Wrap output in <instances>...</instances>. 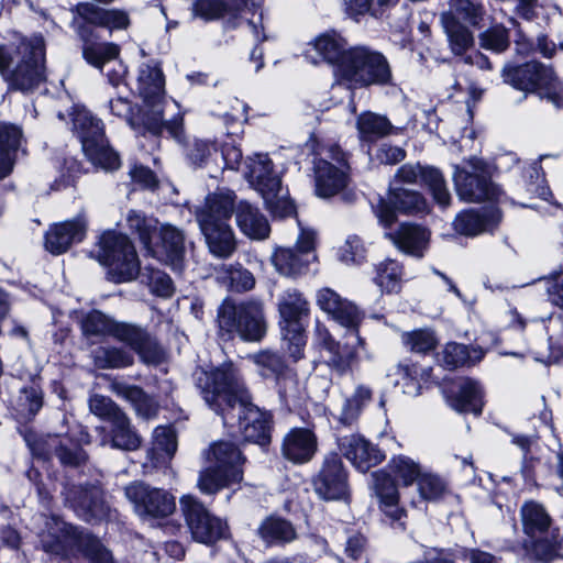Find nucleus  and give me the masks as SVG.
Instances as JSON below:
<instances>
[{
    "label": "nucleus",
    "instance_id": "14",
    "mask_svg": "<svg viewBox=\"0 0 563 563\" xmlns=\"http://www.w3.org/2000/svg\"><path fill=\"white\" fill-rule=\"evenodd\" d=\"M322 157L314 162L316 194L330 198L343 190L349 183V165L344 153L335 145L322 148Z\"/></svg>",
    "mask_w": 563,
    "mask_h": 563
},
{
    "label": "nucleus",
    "instance_id": "21",
    "mask_svg": "<svg viewBox=\"0 0 563 563\" xmlns=\"http://www.w3.org/2000/svg\"><path fill=\"white\" fill-rule=\"evenodd\" d=\"M147 251L158 261L170 265L174 271H180L184 255V235L178 229L169 224L157 225L151 249H147Z\"/></svg>",
    "mask_w": 563,
    "mask_h": 563
},
{
    "label": "nucleus",
    "instance_id": "54",
    "mask_svg": "<svg viewBox=\"0 0 563 563\" xmlns=\"http://www.w3.org/2000/svg\"><path fill=\"white\" fill-rule=\"evenodd\" d=\"M128 225L139 234L145 249H151L153 235L156 234L158 222L153 218H146L142 213L131 210L126 217Z\"/></svg>",
    "mask_w": 563,
    "mask_h": 563
},
{
    "label": "nucleus",
    "instance_id": "27",
    "mask_svg": "<svg viewBox=\"0 0 563 563\" xmlns=\"http://www.w3.org/2000/svg\"><path fill=\"white\" fill-rule=\"evenodd\" d=\"M316 450L317 440L309 429L295 428L284 438V456L294 463L308 462L313 456Z\"/></svg>",
    "mask_w": 563,
    "mask_h": 563
},
{
    "label": "nucleus",
    "instance_id": "38",
    "mask_svg": "<svg viewBox=\"0 0 563 563\" xmlns=\"http://www.w3.org/2000/svg\"><path fill=\"white\" fill-rule=\"evenodd\" d=\"M485 355L482 347L466 345L455 342L448 343L441 353V363L446 368L453 369L464 365H472L479 362Z\"/></svg>",
    "mask_w": 563,
    "mask_h": 563
},
{
    "label": "nucleus",
    "instance_id": "59",
    "mask_svg": "<svg viewBox=\"0 0 563 563\" xmlns=\"http://www.w3.org/2000/svg\"><path fill=\"white\" fill-rule=\"evenodd\" d=\"M143 276H146L151 291L161 297H169L174 292L173 282L167 274L155 268H145Z\"/></svg>",
    "mask_w": 563,
    "mask_h": 563
},
{
    "label": "nucleus",
    "instance_id": "22",
    "mask_svg": "<svg viewBox=\"0 0 563 563\" xmlns=\"http://www.w3.org/2000/svg\"><path fill=\"white\" fill-rule=\"evenodd\" d=\"M339 449L342 455L362 473L367 472L385 457L377 446L357 434L341 438L339 440Z\"/></svg>",
    "mask_w": 563,
    "mask_h": 563
},
{
    "label": "nucleus",
    "instance_id": "4",
    "mask_svg": "<svg viewBox=\"0 0 563 563\" xmlns=\"http://www.w3.org/2000/svg\"><path fill=\"white\" fill-rule=\"evenodd\" d=\"M424 467L419 461L405 455H393L386 466L372 474L373 489L379 509L393 521L406 516L400 505L399 487H410L417 483Z\"/></svg>",
    "mask_w": 563,
    "mask_h": 563
},
{
    "label": "nucleus",
    "instance_id": "55",
    "mask_svg": "<svg viewBox=\"0 0 563 563\" xmlns=\"http://www.w3.org/2000/svg\"><path fill=\"white\" fill-rule=\"evenodd\" d=\"M261 376L265 378H278L285 369V364L279 355L269 351H262L252 356Z\"/></svg>",
    "mask_w": 563,
    "mask_h": 563
},
{
    "label": "nucleus",
    "instance_id": "39",
    "mask_svg": "<svg viewBox=\"0 0 563 563\" xmlns=\"http://www.w3.org/2000/svg\"><path fill=\"white\" fill-rule=\"evenodd\" d=\"M258 536L267 544L287 543L297 538L292 525L278 517L266 518L258 528Z\"/></svg>",
    "mask_w": 563,
    "mask_h": 563
},
{
    "label": "nucleus",
    "instance_id": "26",
    "mask_svg": "<svg viewBox=\"0 0 563 563\" xmlns=\"http://www.w3.org/2000/svg\"><path fill=\"white\" fill-rule=\"evenodd\" d=\"M347 52L344 38L335 33H325L311 43V49L307 51L306 57L313 64L320 60L334 64L339 74V66Z\"/></svg>",
    "mask_w": 563,
    "mask_h": 563
},
{
    "label": "nucleus",
    "instance_id": "57",
    "mask_svg": "<svg viewBox=\"0 0 563 563\" xmlns=\"http://www.w3.org/2000/svg\"><path fill=\"white\" fill-rule=\"evenodd\" d=\"M112 439L111 445L121 450H136L141 444L140 437L130 428V422L124 416V422L122 427L119 423H112Z\"/></svg>",
    "mask_w": 563,
    "mask_h": 563
},
{
    "label": "nucleus",
    "instance_id": "33",
    "mask_svg": "<svg viewBox=\"0 0 563 563\" xmlns=\"http://www.w3.org/2000/svg\"><path fill=\"white\" fill-rule=\"evenodd\" d=\"M77 12L87 23L110 30L125 29L130 22L128 14L122 10L102 9L90 3L79 4Z\"/></svg>",
    "mask_w": 563,
    "mask_h": 563
},
{
    "label": "nucleus",
    "instance_id": "20",
    "mask_svg": "<svg viewBox=\"0 0 563 563\" xmlns=\"http://www.w3.org/2000/svg\"><path fill=\"white\" fill-rule=\"evenodd\" d=\"M87 225L88 222L82 214L51 225L44 236L46 251L54 255L67 252L73 244L80 243L85 239Z\"/></svg>",
    "mask_w": 563,
    "mask_h": 563
},
{
    "label": "nucleus",
    "instance_id": "28",
    "mask_svg": "<svg viewBox=\"0 0 563 563\" xmlns=\"http://www.w3.org/2000/svg\"><path fill=\"white\" fill-rule=\"evenodd\" d=\"M500 221L497 209L481 213L474 209L459 213L454 221V230L465 236H475L483 232L492 231Z\"/></svg>",
    "mask_w": 563,
    "mask_h": 563
},
{
    "label": "nucleus",
    "instance_id": "25",
    "mask_svg": "<svg viewBox=\"0 0 563 563\" xmlns=\"http://www.w3.org/2000/svg\"><path fill=\"white\" fill-rule=\"evenodd\" d=\"M385 235L401 252L417 257L423 256L430 240V232L426 228L412 223H402Z\"/></svg>",
    "mask_w": 563,
    "mask_h": 563
},
{
    "label": "nucleus",
    "instance_id": "51",
    "mask_svg": "<svg viewBox=\"0 0 563 563\" xmlns=\"http://www.w3.org/2000/svg\"><path fill=\"white\" fill-rule=\"evenodd\" d=\"M108 108L113 115L124 119L132 129L141 131L143 128L144 130L151 132L146 124L142 122L143 120L146 121V118L143 115V107L135 115L132 111V107L128 98L122 96L111 98L108 103Z\"/></svg>",
    "mask_w": 563,
    "mask_h": 563
},
{
    "label": "nucleus",
    "instance_id": "18",
    "mask_svg": "<svg viewBox=\"0 0 563 563\" xmlns=\"http://www.w3.org/2000/svg\"><path fill=\"white\" fill-rule=\"evenodd\" d=\"M126 498L133 504L135 512L143 518L166 517L175 510V499L168 493L134 483L125 488Z\"/></svg>",
    "mask_w": 563,
    "mask_h": 563
},
{
    "label": "nucleus",
    "instance_id": "45",
    "mask_svg": "<svg viewBox=\"0 0 563 563\" xmlns=\"http://www.w3.org/2000/svg\"><path fill=\"white\" fill-rule=\"evenodd\" d=\"M404 277L402 266L393 260H386L376 266L375 284L385 292L400 290Z\"/></svg>",
    "mask_w": 563,
    "mask_h": 563
},
{
    "label": "nucleus",
    "instance_id": "11",
    "mask_svg": "<svg viewBox=\"0 0 563 563\" xmlns=\"http://www.w3.org/2000/svg\"><path fill=\"white\" fill-rule=\"evenodd\" d=\"M339 76L351 87L384 85L390 81L391 71L386 58L364 46L350 48L339 66Z\"/></svg>",
    "mask_w": 563,
    "mask_h": 563
},
{
    "label": "nucleus",
    "instance_id": "31",
    "mask_svg": "<svg viewBox=\"0 0 563 563\" xmlns=\"http://www.w3.org/2000/svg\"><path fill=\"white\" fill-rule=\"evenodd\" d=\"M316 260V254H300L296 249L289 247H276L272 255V263L276 271L288 277L306 273Z\"/></svg>",
    "mask_w": 563,
    "mask_h": 563
},
{
    "label": "nucleus",
    "instance_id": "36",
    "mask_svg": "<svg viewBox=\"0 0 563 563\" xmlns=\"http://www.w3.org/2000/svg\"><path fill=\"white\" fill-rule=\"evenodd\" d=\"M245 4L246 0H196L192 3V13L206 21L235 18Z\"/></svg>",
    "mask_w": 563,
    "mask_h": 563
},
{
    "label": "nucleus",
    "instance_id": "6",
    "mask_svg": "<svg viewBox=\"0 0 563 563\" xmlns=\"http://www.w3.org/2000/svg\"><path fill=\"white\" fill-rule=\"evenodd\" d=\"M234 199L233 191L219 190L209 195L196 213L209 251L217 257H229L236 249V239L229 223Z\"/></svg>",
    "mask_w": 563,
    "mask_h": 563
},
{
    "label": "nucleus",
    "instance_id": "16",
    "mask_svg": "<svg viewBox=\"0 0 563 563\" xmlns=\"http://www.w3.org/2000/svg\"><path fill=\"white\" fill-rule=\"evenodd\" d=\"M505 82L512 87L527 91L545 93L558 104L556 78L551 68L538 62L527 63L522 66H506L503 70Z\"/></svg>",
    "mask_w": 563,
    "mask_h": 563
},
{
    "label": "nucleus",
    "instance_id": "37",
    "mask_svg": "<svg viewBox=\"0 0 563 563\" xmlns=\"http://www.w3.org/2000/svg\"><path fill=\"white\" fill-rule=\"evenodd\" d=\"M245 177L261 195L265 194V189L269 190L268 184L272 179L279 178L272 169L271 159L264 154H256L247 158Z\"/></svg>",
    "mask_w": 563,
    "mask_h": 563
},
{
    "label": "nucleus",
    "instance_id": "12",
    "mask_svg": "<svg viewBox=\"0 0 563 563\" xmlns=\"http://www.w3.org/2000/svg\"><path fill=\"white\" fill-rule=\"evenodd\" d=\"M73 124L87 158L97 167L114 170L120 167L119 155L108 145L102 122L81 106H75Z\"/></svg>",
    "mask_w": 563,
    "mask_h": 563
},
{
    "label": "nucleus",
    "instance_id": "47",
    "mask_svg": "<svg viewBox=\"0 0 563 563\" xmlns=\"http://www.w3.org/2000/svg\"><path fill=\"white\" fill-rule=\"evenodd\" d=\"M442 15H451L454 21L476 26L483 19L484 9L474 0H450V8Z\"/></svg>",
    "mask_w": 563,
    "mask_h": 563
},
{
    "label": "nucleus",
    "instance_id": "13",
    "mask_svg": "<svg viewBox=\"0 0 563 563\" xmlns=\"http://www.w3.org/2000/svg\"><path fill=\"white\" fill-rule=\"evenodd\" d=\"M220 330L244 341H260L266 333L263 306L256 301L224 303L219 311Z\"/></svg>",
    "mask_w": 563,
    "mask_h": 563
},
{
    "label": "nucleus",
    "instance_id": "30",
    "mask_svg": "<svg viewBox=\"0 0 563 563\" xmlns=\"http://www.w3.org/2000/svg\"><path fill=\"white\" fill-rule=\"evenodd\" d=\"M483 389L471 378L460 380L455 390L448 396L449 405L459 412L479 415L483 409Z\"/></svg>",
    "mask_w": 563,
    "mask_h": 563
},
{
    "label": "nucleus",
    "instance_id": "49",
    "mask_svg": "<svg viewBox=\"0 0 563 563\" xmlns=\"http://www.w3.org/2000/svg\"><path fill=\"white\" fill-rule=\"evenodd\" d=\"M441 22L455 54L460 55L472 46L473 35L466 26L454 21L451 15H441Z\"/></svg>",
    "mask_w": 563,
    "mask_h": 563
},
{
    "label": "nucleus",
    "instance_id": "2",
    "mask_svg": "<svg viewBox=\"0 0 563 563\" xmlns=\"http://www.w3.org/2000/svg\"><path fill=\"white\" fill-rule=\"evenodd\" d=\"M44 527L38 533L46 553L60 555L71 563H112L110 552L92 536L78 532L57 517L42 518Z\"/></svg>",
    "mask_w": 563,
    "mask_h": 563
},
{
    "label": "nucleus",
    "instance_id": "29",
    "mask_svg": "<svg viewBox=\"0 0 563 563\" xmlns=\"http://www.w3.org/2000/svg\"><path fill=\"white\" fill-rule=\"evenodd\" d=\"M236 225L243 234L253 240H264L271 233L267 219L247 201H240L235 207Z\"/></svg>",
    "mask_w": 563,
    "mask_h": 563
},
{
    "label": "nucleus",
    "instance_id": "62",
    "mask_svg": "<svg viewBox=\"0 0 563 563\" xmlns=\"http://www.w3.org/2000/svg\"><path fill=\"white\" fill-rule=\"evenodd\" d=\"M19 411L23 416H34L42 407V393L37 387L24 388L19 397Z\"/></svg>",
    "mask_w": 563,
    "mask_h": 563
},
{
    "label": "nucleus",
    "instance_id": "9",
    "mask_svg": "<svg viewBox=\"0 0 563 563\" xmlns=\"http://www.w3.org/2000/svg\"><path fill=\"white\" fill-rule=\"evenodd\" d=\"M277 306L282 349L296 362L303 356L306 335L302 320L309 316V302L297 289H287L278 297Z\"/></svg>",
    "mask_w": 563,
    "mask_h": 563
},
{
    "label": "nucleus",
    "instance_id": "50",
    "mask_svg": "<svg viewBox=\"0 0 563 563\" xmlns=\"http://www.w3.org/2000/svg\"><path fill=\"white\" fill-rule=\"evenodd\" d=\"M93 362L99 368H122L132 365L133 355L122 349L101 346L93 352Z\"/></svg>",
    "mask_w": 563,
    "mask_h": 563
},
{
    "label": "nucleus",
    "instance_id": "46",
    "mask_svg": "<svg viewBox=\"0 0 563 563\" xmlns=\"http://www.w3.org/2000/svg\"><path fill=\"white\" fill-rule=\"evenodd\" d=\"M416 484L419 496L427 501H438L449 493L446 481L426 468Z\"/></svg>",
    "mask_w": 563,
    "mask_h": 563
},
{
    "label": "nucleus",
    "instance_id": "52",
    "mask_svg": "<svg viewBox=\"0 0 563 563\" xmlns=\"http://www.w3.org/2000/svg\"><path fill=\"white\" fill-rule=\"evenodd\" d=\"M89 409L91 413L103 420L110 421L111 423H119V427L123 426L124 413L109 397L92 395L89 398Z\"/></svg>",
    "mask_w": 563,
    "mask_h": 563
},
{
    "label": "nucleus",
    "instance_id": "58",
    "mask_svg": "<svg viewBox=\"0 0 563 563\" xmlns=\"http://www.w3.org/2000/svg\"><path fill=\"white\" fill-rule=\"evenodd\" d=\"M79 507L82 511L81 516L87 521H91L93 519H102L108 515V508L101 498L100 490L97 488H93L89 493V496H85L82 498Z\"/></svg>",
    "mask_w": 563,
    "mask_h": 563
},
{
    "label": "nucleus",
    "instance_id": "19",
    "mask_svg": "<svg viewBox=\"0 0 563 563\" xmlns=\"http://www.w3.org/2000/svg\"><path fill=\"white\" fill-rule=\"evenodd\" d=\"M316 303L332 320L352 331H357L363 320V313L358 307L331 288L319 289L316 292Z\"/></svg>",
    "mask_w": 563,
    "mask_h": 563
},
{
    "label": "nucleus",
    "instance_id": "40",
    "mask_svg": "<svg viewBox=\"0 0 563 563\" xmlns=\"http://www.w3.org/2000/svg\"><path fill=\"white\" fill-rule=\"evenodd\" d=\"M356 128L362 142H374L390 133L393 125L386 117L364 112L357 118Z\"/></svg>",
    "mask_w": 563,
    "mask_h": 563
},
{
    "label": "nucleus",
    "instance_id": "15",
    "mask_svg": "<svg viewBox=\"0 0 563 563\" xmlns=\"http://www.w3.org/2000/svg\"><path fill=\"white\" fill-rule=\"evenodd\" d=\"M453 178L457 196L466 202L497 199L500 194L499 188L489 181L486 166L478 158L456 166Z\"/></svg>",
    "mask_w": 563,
    "mask_h": 563
},
{
    "label": "nucleus",
    "instance_id": "48",
    "mask_svg": "<svg viewBox=\"0 0 563 563\" xmlns=\"http://www.w3.org/2000/svg\"><path fill=\"white\" fill-rule=\"evenodd\" d=\"M525 532L529 536L543 532L550 526V517L544 508L534 501L526 503L521 508Z\"/></svg>",
    "mask_w": 563,
    "mask_h": 563
},
{
    "label": "nucleus",
    "instance_id": "7",
    "mask_svg": "<svg viewBox=\"0 0 563 563\" xmlns=\"http://www.w3.org/2000/svg\"><path fill=\"white\" fill-rule=\"evenodd\" d=\"M243 462L240 450L231 442L211 444L205 452V466L198 479L199 489L212 495L231 484L240 483L243 478Z\"/></svg>",
    "mask_w": 563,
    "mask_h": 563
},
{
    "label": "nucleus",
    "instance_id": "43",
    "mask_svg": "<svg viewBox=\"0 0 563 563\" xmlns=\"http://www.w3.org/2000/svg\"><path fill=\"white\" fill-rule=\"evenodd\" d=\"M177 450L176 434L170 427H157L153 434L152 459L156 463L169 461Z\"/></svg>",
    "mask_w": 563,
    "mask_h": 563
},
{
    "label": "nucleus",
    "instance_id": "56",
    "mask_svg": "<svg viewBox=\"0 0 563 563\" xmlns=\"http://www.w3.org/2000/svg\"><path fill=\"white\" fill-rule=\"evenodd\" d=\"M402 342L412 352L427 353L437 346L438 339L430 330H416L402 334Z\"/></svg>",
    "mask_w": 563,
    "mask_h": 563
},
{
    "label": "nucleus",
    "instance_id": "24",
    "mask_svg": "<svg viewBox=\"0 0 563 563\" xmlns=\"http://www.w3.org/2000/svg\"><path fill=\"white\" fill-rule=\"evenodd\" d=\"M314 489L327 500L342 499L347 495L346 473L338 456L333 455L325 460L314 481Z\"/></svg>",
    "mask_w": 563,
    "mask_h": 563
},
{
    "label": "nucleus",
    "instance_id": "1",
    "mask_svg": "<svg viewBox=\"0 0 563 563\" xmlns=\"http://www.w3.org/2000/svg\"><path fill=\"white\" fill-rule=\"evenodd\" d=\"M198 387L207 405L220 413L224 424H238L244 439L262 446L268 444L271 415L250 401L231 363L197 376Z\"/></svg>",
    "mask_w": 563,
    "mask_h": 563
},
{
    "label": "nucleus",
    "instance_id": "63",
    "mask_svg": "<svg viewBox=\"0 0 563 563\" xmlns=\"http://www.w3.org/2000/svg\"><path fill=\"white\" fill-rule=\"evenodd\" d=\"M544 287L550 302L563 309V272L544 279Z\"/></svg>",
    "mask_w": 563,
    "mask_h": 563
},
{
    "label": "nucleus",
    "instance_id": "5",
    "mask_svg": "<svg viewBox=\"0 0 563 563\" xmlns=\"http://www.w3.org/2000/svg\"><path fill=\"white\" fill-rule=\"evenodd\" d=\"M164 76L154 62L143 63L139 68L136 90L143 99V120L151 133L157 134L163 129L177 141L183 139V118L177 114L170 120L164 119V111L169 108H177L176 102L167 101L164 97Z\"/></svg>",
    "mask_w": 563,
    "mask_h": 563
},
{
    "label": "nucleus",
    "instance_id": "41",
    "mask_svg": "<svg viewBox=\"0 0 563 563\" xmlns=\"http://www.w3.org/2000/svg\"><path fill=\"white\" fill-rule=\"evenodd\" d=\"M268 186L269 190L265 189V194L261 195L267 209L278 218L292 216L295 213V206L288 198L287 190L282 187L280 178L272 179Z\"/></svg>",
    "mask_w": 563,
    "mask_h": 563
},
{
    "label": "nucleus",
    "instance_id": "44",
    "mask_svg": "<svg viewBox=\"0 0 563 563\" xmlns=\"http://www.w3.org/2000/svg\"><path fill=\"white\" fill-rule=\"evenodd\" d=\"M389 201L402 213L415 214L428 211L427 200L419 192L405 188H391Z\"/></svg>",
    "mask_w": 563,
    "mask_h": 563
},
{
    "label": "nucleus",
    "instance_id": "34",
    "mask_svg": "<svg viewBox=\"0 0 563 563\" xmlns=\"http://www.w3.org/2000/svg\"><path fill=\"white\" fill-rule=\"evenodd\" d=\"M364 342L357 331H352L343 345L336 343V347L330 352L328 360L329 366L339 374H344L352 369L357 362L360 351Z\"/></svg>",
    "mask_w": 563,
    "mask_h": 563
},
{
    "label": "nucleus",
    "instance_id": "23",
    "mask_svg": "<svg viewBox=\"0 0 563 563\" xmlns=\"http://www.w3.org/2000/svg\"><path fill=\"white\" fill-rule=\"evenodd\" d=\"M396 178L407 184L423 183L429 187L433 199L441 207H448L451 201V195L445 186L444 178L437 168L404 165L398 169Z\"/></svg>",
    "mask_w": 563,
    "mask_h": 563
},
{
    "label": "nucleus",
    "instance_id": "35",
    "mask_svg": "<svg viewBox=\"0 0 563 563\" xmlns=\"http://www.w3.org/2000/svg\"><path fill=\"white\" fill-rule=\"evenodd\" d=\"M21 141L22 131L18 125L0 123V179L11 173Z\"/></svg>",
    "mask_w": 563,
    "mask_h": 563
},
{
    "label": "nucleus",
    "instance_id": "42",
    "mask_svg": "<svg viewBox=\"0 0 563 563\" xmlns=\"http://www.w3.org/2000/svg\"><path fill=\"white\" fill-rule=\"evenodd\" d=\"M372 389L363 384L355 387L354 393L344 400L338 419L342 424H352L361 415L363 408L372 399Z\"/></svg>",
    "mask_w": 563,
    "mask_h": 563
},
{
    "label": "nucleus",
    "instance_id": "3",
    "mask_svg": "<svg viewBox=\"0 0 563 563\" xmlns=\"http://www.w3.org/2000/svg\"><path fill=\"white\" fill-rule=\"evenodd\" d=\"M44 38H21L13 47L0 46V73L16 90L31 91L45 79Z\"/></svg>",
    "mask_w": 563,
    "mask_h": 563
},
{
    "label": "nucleus",
    "instance_id": "10",
    "mask_svg": "<svg viewBox=\"0 0 563 563\" xmlns=\"http://www.w3.org/2000/svg\"><path fill=\"white\" fill-rule=\"evenodd\" d=\"M92 254L101 265L108 266L109 278L114 283L130 282L140 273L135 249L122 233L104 232Z\"/></svg>",
    "mask_w": 563,
    "mask_h": 563
},
{
    "label": "nucleus",
    "instance_id": "53",
    "mask_svg": "<svg viewBox=\"0 0 563 563\" xmlns=\"http://www.w3.org/2000/svg\"><path fill=\"white\" fill-rule=\"evenodd\" d=\"M389 376L395 377V384L401 385L407 394H417L419 391V371L416 364L404 361L394 366Z\"/></svg>",
    "mask_w": 563,
    "mask_h": 563
},
{
    "label": "nucleus",
    "instance_id": "60",
    "mask_svg": "<svg viewBox=\"0 0 563 563\" xmlns=\"http://www.w3.org/2000/svg\"><path fill=\"white\" fill-rule=\"evenodd\" d=\"M365 247L357 236H349L344 244L339 249V260L346 264H361L365 260Z\"/></svg>",
    "mask_w": 563,
    "mask_h": 563
},
{
    "label": "nucleus",
    "instance_id": "64",
    "mask_svg": "<svg viewBox=\"0 0 563 563\" xmlns=\"http://www.w3.org/2000/svg\"><path fill=\"white\" fill-rule=\"evenodd\" d=\"M552 333L549 336L550 355L554 361L563 356V322L560 319L551 321Z\"/></svg>",
    "mask_w": 563,
    "mask_h": 563
},
{
    "label": "nucleus",
    "instance_id": "8",
    "mask_svg": "<svg viewBox=\"0 0 563 563\" xmlns=\"http://www.w3.org/2000/svg\"><path fill=\"white\" fill-rule=\"evenodd\" d=\"M85 335H112L126 343L144 362H156L161 352L155 340L143 329L128 324L117 323L100 311L88 313L81 321Z\"/></svg>",
    "mask_w": 563,
    "mask_h": 563
},
{
    "label": "nucleus",
    "instance_id": "61",
    "mask_svg": "<svg viewBox=\"0 0 563 563\" xmlns=\"http://www.w3.org/2000/svg\"><path fill=\"white\" fill-rule=\"evenodd\" d=\"M481 46L494 52H503L508 47L509 38L507 30L496 25L479 35Z\"/></svg>",
    "mask_w": 563,
    "mask_h": 563
},
{
    "label": "nucleus",
    "instance_id": "17",
    "mask_svg": "<svg viewBox=\"0 0 563 563\" xmlns=\"http://www.w3.org/2000/svg\"><path fill=\"white\" fill-rule=\"evenodd\" d=\"M180 506L191 536L197 542L212 544L229 536L227 522L212 516L195 497L184 496Z\"/></svg>",
    "mask_w": 563,
    "mask_h": 563
},
{
    "label": "nucleus",
    "instance_id": "32",
    "mask_svg": "<svg viewBox=\"0 0 563 563\" xmlns=\"http://www.w3.org/2000/svg\"><path fill=\"white\" fill-rule=\"evenodd\" d=\"M78 34L82 41V56L89 65L100 69L106 63L118 57L119 46L113 43L93 42L88 27H80Z\"/></svg>",
    "mask_w": 563,
    "mask_h": 563
}]
</instances>
